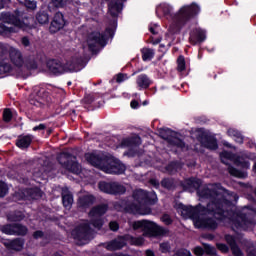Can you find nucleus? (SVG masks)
Here are the masks:
<instances>
[{"instance_id": "1", "label": "nucleus", "mask_w": 256, "mask_h": 256, "mask_svg": "<svg viewBox=\"0 0 256 256\" xmlns=\"http://www.w3.org/2000/svg\"><path fill=\"white\" fill-rule=\"evenodd\" d=\"M200 199H209L207 207L199 204L197 207L180 204L178 213L184 219H192L196 229H215L217 220L230 219L236 229H251L255 225L256 212L247 207L237 212H233L235 206L233 201H237V194L231 193L221 187V184H209L198 191Z\"/></svg>"}, {"instance_id": "2", "label": "nucleus", "mask_w": 256, "mask_h": 256, "mask_svg": "<svg viewBox=\"0 0 256 256\" xmlns=\"http://www.w3.org/2000/svg\"><path fill=\"white\" fill-rule=\"evenodd\" d=\"M133 199L134 202L126 206V211L133 213V215H149L151 208H148L147 205L157 203V194L154 191L147 192L138 189L133 192Z\"/></svg>"}, {"instance_id": "3", "label": "nucleus", "mask_w": 256, "mask_h": 256, "mask_svg": "<svg viewBox=\"0 0 256 256\" xmlns=\"http://www.w3.org/2000/svg\"><path fill=\"white\" fill-rule=\"evenodd\" d=\"M48 71L53 75H63V73H74L83 69V58L73 57L63 64L59 60H49L47 62Z\"/></svg>"}, {"instance_id": "4", "label": "nucleus", "mask_w": 256, "mask_h": 256, "mask_svg": "<svg viewBox=\"0 0 256 256\" xmlns=\"http://www.w3.org/2000/svg\"><path fill=\"white\" fill-rule=\"evenodd\" d=\"M200 9L197 4H191L188 6H183L180 8L178 13H176L172 17V24L170 25V29H172V33H177V31L181 30V27L187 23L194 15L199 13Z\"/></svg>"}, {"instance_id": "5", "label": "nucleus", "mask_w": 256, "mask_h": 256, "mask_svg": "<svg viewBox=\"0 0 256 256\" xmlns=\"http://www.w3.org/2000/svg\"><path fill=\"white\" fill-rule=\"evenodd\" d=\"M133 229H141L144 237H161L167 235V230L165 228L147 220L134 222Z\"/></svg>"}, {"instance_id": "6", "label": "nucleus", "mask_w": 256, "mask_h": 256, "mask_svg": "<svg viewBox=\"0 0 256 256\" xmlns=\"http://www.w3.org/2000/svg\"><path fill=\"white\" fill-rule=\"evenodd\" d=\"M72 235L76 241H80V245H85L90 239H93V228L89 223L83 222L73 230Z\"/></svg>"}, {"instance_id": "7", "label": "nucleus", "mask_w": 256, "mask_h": 256, "mask_svg": "<svg viewBox=\"0 0 256 256\" xmlns=\"http://www.w3.org/2000/svg\"><path fill=\"white\" fill-rule=\"evenodd\" d=\"M60 165L64 166L65 169L75 173L76 175L81 173V165L77 163V158L69 153H62L58 157Z\"/></svg>"}, {"instance_id": "8", "label": "nucleus", "mask_w": 256, "mask_h": 256, "mask_svg": "<svg viewBox=\"0 0 256 256\" xmlns=\"http://www.w3.org/2000/svg\"><path fill=\"white\" fill-rule=\"evenodd\" d=\"M220 159L224 165H229V161H234L235 165L238 167H242V169H249L251 164L249 163V159L245 156H235L234 154L223 151L220 153Z\"/></svg>"}, {"instance_id": "9", "label": "nucleus", "mask_w": 256, "mask_h": 256, "mask_svg": "<svg viewBox=\"0 0 256 256\" xmlns=\"http://www.w3.org/2000/svg\"><path fill=\"white\" fill-rule=\"evenodd\" d=\"M98 187L102 193H107L108 195H123L127 189L123 184L119 182H99Z\"/></svg>"}, {"instance_id": "10", "label": "nucleus", "mask_w": 256, "mask_h": 256, "mask_svg": "<svg viewBox=\"0 0 256 256\" xmlns=\"http://www.w3.org/2000/svg\"><path fill=\"white\" fill-rule=\"evenodd\" d=\"M0 21H2V23H8V25H14V27L18 29H26L29 27V22L21 20V15H13L10 12H2L0 14Z\"/></svg>"}, {"instance_id": "11", "label": "nucleus", "mask_w": 256, "mask_h": 256, "mask_svg": "<svg viewBox=\"0 0 256 256\" xmlns=\"http://www.w3.org/2000/svg\"><path fill=\"white\" fill-rule=\"evenodd\" d=\"M107 213V205H98L94 207L89 216L91 217V225L94 229H101L103 227V220L101 219L102 215Z\"/></svg>"}, {"instance_id": "12", "label": "nucleus", "mask_w": 256, "mask_h": 256, "mask_svg": "<svg viewBox=\"0 0 256 256\" xmlns=\"http://www.w3.org/2000/svg\"><path fill=\"white\" fill-rule=\"evenodd\" d=\"M102 171L110 175H121L122 173H125V166L121 161L109 158L106 159V163Z\"/></svg>"}, {"instance_id": "13", "label": "nucleus", "mask_w": 256, "mask_h": 256, "mask_svg": "<svg viewBox=\"0 0 256 256\" xmlns=\"http://www.w3.org/2000/svg\"><path fill=\"white\" fill-rule=\"evenodd\" d=\"M86 45L90 51H95V47H99V45H105V36L99 32H92L88 35Z\"/></svg>"}, {"instance_id": "14", "label": "nucleus", "mask_w": 256, "mask_h": 256, "mask_svg": "<svg viewBox=\"0 0 256 256\" xmlns=\"http://www.w3.org/2000/svg\"><path fill=\"white\" fill-rule=\"evenodd\" d=\"M85 159L90 165L97 167V169H100L101 171H103V167H105V163L107 162V159L101 157V154L97 152L87 153Z\"/></svg>"}, {"instance_id": "15", "label": "nucleus", "mask_w": 256, "mask_h": 256, "mask_svg": "<svg viewBox=\"0 0 256 256\" xmlns=\"http://www.w3.org/2000/svg\"><path fill=\"white\" fill-rule=\"evenodd\" d=\"M1 231L5 235H27V227L21 224L5 225Z\"/></svg>"}, {"instance_id": "16", "label": "nucleus", "mask_w": 256, "mask_h": 256, "mask_svg": "<svg viewBox=\"0 0 256 256\" xmlns=\"http://www.w3.org/2000/svg\"><path fill=\"white\" fill-rule=\"evenodd\" d=\"M63 27H65V18L63 13L56 12L50 24V33H57L58 31H61Z\"/></svg>"}, {"instance_id": "17", "label": "nucleus", "mask_w": 256, "mask_h": 256, "mask_svg": "<svg viewBox=\"0 0 256 256\" xmlns=\"http://www.w3.org/2000/svg\"><path fill=\"white\" fill-rule=\"evenodd\" d=\"M8 51L11 63H13V65L16 67H23L24 60L21 51L11 46L8 48Z\"/></svg>"}, {"instance_id": "18", "label": "nucleus", "mask_w": 256, "mask_h": 256, "mask_svg": "<svg viewBox=\"0 0 256 256\" xmlns=\"http://www.w3.org/2000/svg\"><path fill=\"white\" fill-rule=\"evenodd\" d=\"M45 90H36L32 94L30 98V105H34L35 107H43L45 103Z\"/></svg>"}, {"instance_id": "19", "label": "nucleus", "mask_w": 256, "mask_h": 256, "mask_svg": "<svg viewBox=\"0 0 256 256\" xmlns=\"http://www.w3.org/2000/svg\"><path fill=\"white\" fill-rule=\"evenodd\" d=\"M225 241L229 245L234 256H243V251L237 245V238L231 235L225 236Z\"/></svg>"}, {"instance_id": "20", "label": "nucleus", "mask_w": 256, "mask_h": 256, "mask_svg": "<svg viewBox=\"0 0 256 256\" xmlns=\"http://www.w3.org/2000/svg\"><path fill=\"white\" fill-rule=\"evenodd\" d=\"M126 245L127 243L125 242V239L117 238L105 243L104 247L105 249H107V251H119V249H123V247H125Z\"/></svg>"}, {"instance_id": "21", "label": "nucleus", "mask_w": 256, "mask_h": 256, "mask_svg": "<svg viewBox=\"0 0 256 256\" xmlns=\"http://www.w3.org/2000/svg\"><path fill=\"white\" fill-rule=\"evenodd\" d=\"M207 39V36L205 35V31L201 29H195L190 34V42L192 45H197V43H203Z\"/></svg>"}, {"instance_id": "22", "label": "nucleus", "mask_w": 256, "mask_h": 256, "mask_svg": "<svg viewBox=\"0 0 256 256\" xmlns=\"http://www.w3.org/2000/svg\"><path fill=\"white\" fill-rule=\"evenodd\" d=\"M183 187L185 191L192 193V191H195V189H199V187H201V181L197 178L186 179L183 183Z\"/></svg>"}, {"instance_id": "23", "label": "nucleus", "mask_w": 256, "mask_h": 256, "mask_svg": "<svg viewBox=\"0 0 256 256\" xmlns=\"http://www.w3.org/2000/svg\"><path fill=\"white\" fill-rule=\"evenodd\" d=\"M62 203L66 209H71L73 205V194L67 188L62 189Z\"/></svg>"}, {"instance_id": "24", "label": "nucleus", "mask_w": 256, "mask_h": 256, "mask_svg": "<svg viewBox=\"0 0 256 256\" xmlns=\"http://www.w3.org/2000/svg\"><path fill=\"white\" fill-rule=\"evenodd\" d=\"M122 9L123 4L121 2H114L113 0H111L108 4V13H110L112 17H117V15L121 13Z\"/></svg>"}, {"instance_id": "25", "label": "nucleus", "mask_w": 256, "mask_h": 256, "mask_svg": "<svg viewBox=\"0 0 256 256\" xmlns=\"http://www.w3.org/2000/svg\"><path fill=\"white\" fill-rule=\"evenodd\" d=\"M95 203V196L93 195H84L79 198L78 206L82 207L83 209H87V207H91Z\"/></svg>"}, {"instance_id": "26", "label": "nucleus", "mask_w": 256, "mask_h": 256, "mask_svg": "<svg viewBox=\"0 0 256 256\" xmlns=\"http://www.w3.org/2000/svg\"><path fill=\"white\" fill-rule=\"evenodd\" d=\"M31 141H33V137L31 135L19 136L16 141V145L20 149H27V147L31 145Z\"/></svg>"}, {"instance_id": "27", "label": "nucleus", "mask_w": 256, "mask_h": 256, "mask_svg": "<svg viewBox=\"0 0 256 256\" xmlns=\"http://www.w3.org/2000/svg\"><path fill=\"white\" fill-rule=\"evenodd\" d=\"M136 84L138 85L139 89H147L149 85H151V80L145 74H141L136 79Z\"/></svg>"}, {"instance_id": "28", "label": "nucleus", "mask_w": 256, "mask_h": 256, "mask_svg": "<svg viewBox=\"0 0 256 256\" xmlns=\"http://www.w3.org/2000/svg\"><path fill=\"white\" fill-rule=\"evenodd\" d=\"M27 197H30L31 199H41V197H43V192H41L39 188L28 189L24 192L22 199H27Z\"/></svg>"}, {"instance_id": "29", "label": "nucleus", "mask_w": 256, "mask_h": 256, "mask_svg": "<svg viewBox=\"0 0 256 256\" xmlns=\"http://www.w3.org/2000/svg\"><path fill=\"white\" fill-rule=\"evenodd\" d=\"M138 145H141L140 137L126 138L121 143V147H137Z\"/></svg>"}, {"instance_id": "30", "label": "nucleus", "mask_w": 256, "mask_h": 256, "mask_svg": "<svg viewBox=\"0 0 256 256\" xmlns=\"http://www.w3.org/2000/svg\"><path fill=\"white\" fill-rule=\"evenodd\" d=\"M125 241H128V243L130 245H134L135 247H141V245H143V243H145V239L143 237H133L130 235H126L124 237Z\"/></svg>"}, {"instance_id": "31", "label": "nucleus", "mask_w": 256, "mask_h": 256, "mask_svg": "<svg viewBox=\"0 0 256 256\" xmlns=\"http://www.w3.org/2000/svg\"><path fill=\"white\" fill-rule=\"evenodd\" d=\"M227 134L229 137H233L236 143H239L240 145L243 143V135H241V132L237 129L229 128Z\"/></svg>"}, {"instance_id": "32", "label": "nucleus", "mask_w": 256, "mask_h": 256, "mask_svg": "<svg viewBox=\"0 0 256 256\" xmlns=\"http://www.w3.org/2000/svg\"><path fill=\"white\" fill-rule=\"evenodd\" d=\"M36 21H38L40 25H47V23H49V14L45 11H39L36 14Z\"/></svg>"}, {"instance_id": "33", "label": "nucleus", "mask_w": 256, "mask_h": 256, "mask_svg": "<svg viewBox=\"0 0 256 256\" xmlns=\"http://www.w3.org/2000/svg\"><path fill=\"white\" fill-rule=\"evenodd\" d=\"M67 0H50L49 8L50 9H63L66 7Z\"/></svg>"}, {"instance_id": "34", "label": "nucleus", "mask_w": 256, "mask_h": 256, "mask_svg": "<svg viewBox=\"0 0 256 256\" xmlns=\"http://www.w3.org/2000/svg\"><path fill=\"white\" fill-rule=\"evenodd\" d=\"M23 245H24L23 240L15 239L8 244V247L9 249H13L14 251H21V249H23Z\"/></svg>"}, {"instance_id": "35", "label": "nucleus", "mask_w": 256, "mask_h": 256, "mask_svg": "<svg viewBox=\"0 0 256 256\" xmlns=\"http://www.w3.org/2000/svg\"><path fill=\"white\" fill-rule=\"evenodd\" d=\"M228 171L230 175H233L234 177H238L239 179H245V177H247V172L237 170L236 168H233V166H229Z\"/></svg>"}, {"instance_id": "36", "label": "nucleus", "mask_w": 256, "mask_h": 256, "mask_svg": "<svg viewBox=\"0 0 256 256\" xmlns=\"http://www.w3.org/2000/svg\"><path fill=\"white\" fill-rule=\"evenodd\" d=\"M155 52L153 49L150 48H143L142 49V59L143 61H151L152 58L154 57Z\"/></svg>"}, {"instance_id": "37", "label": "nucleus", "mask_w": 256, "mask_h": 256, "mask_svg": "<svg viewBox=\"0 0 256 256\" xmlns=\"http://www.w3.org/2000/svg\"><path fill=\"white\" fill-rule=\"evenodd\" d=\"M160 136L166 141H173V137H175V132H173L171 129H165L160 132Z\"/></svg>"}, {"instance_id": "38", "label": "nucleus", "mask_w": 256, "mask_h": 256, "mask_svg": "<svg viewBox=\"0 0 256 256\" xmlns=\"http://www.w3.org/2000/svg\"><path fill=\"white\" fill-rule=\"evenodd\" d=\"M9 33H17V29L0 24V35H9Z\"/></svg>"}, {"instance_id": "39", "label": "nucleus", "mask_w": 256, "mask_h": 256, "mask_svg": "<svg viewBox=\"0 0 256 256\" xmlns=\"http://www.w3.org/2000/svg\"><path fill=\"white\" fill-rule=\"evenodd\" d=\"M24 217L22 212H14L8 215V221H23Z\"/></svg>"}, {"instance_id": "40", "label": "nucleus", "mask_w": 256, "mask_h": 256, "mask_svg": "<svg viewBox=\"0 0 256 256\" xmlns=\"http://www.w3.org/2000/svg\"><path fill=\"white\" fill-rule=\"evenodd\" d=\"M205 147H207V149H211V150L215 151V149H217V139H215L213 137L207 138Z\"/></svg>"}, {"instance_id": "41", "label": "nucleus", "mask_w": 256, "mask_h": 256, "mask_svg": "<svg viewBox=\"0 0 256 256\" xmlns=\"http://www.w3.org/2000/svg\"><path fill=\"white\" fill-rule=\"evenodd\" d=\"M11 69H12L11 64L4 62V61L0 62V75L9 73V71H11Z\"/></svg>"}, {"instance_id": "42", "label": "nucleus", "mask_w": 256, "mask_h": 256, "mask_svg": "<svg viewBox=\"0 0 256 256\" xmlns=\"http://www.w3.org/2000/svg\"><path fill=\"white\" fill-rule=\"evenodd\" d=\"M161 185L165 187V189H173L175 187V183L171 179L162 180Z\"/></svg>"}, {"instance_id": "43", "label": "nucleus", "mask_w": 256, "mask_h": 256, "mask_svg": "<svg viewBox=\"0 0 256 256\" xmlns=\"http://www.w3.org/2000/svg\"><path fill=\"white\" fill-rule=\"evenodd\" d=\"M13 118V114L11 113L10 109H5L4 113H3V120L6 123H9V121H11V119Z\"/></svg>"}, {"instance_id": "44", "label": "nucleus", "mask_w": 256, "mask_h": 256, "mask_svg": "<svg viewBox=\"0 0 256 256\" xmlns=\"http://www.w3.org/2000/svg\"><path fill=\"white\" fill-rule=\"evenodd\" d=\"M178 71H185V57L180 56L177 60Z\"/></svg>"}, {"instance_id": "45", "label": "nucleus", "mask_w": 256, "mask_h": 256, "mask_svg": "<svg viewBox=\"0 0 256 256\" xmlns=\"http://www.w3.org/2000/svg\"><path fill=\"white\" fill-rule=\"evenodd\" d=\"M25 6L28 9L35 10L37 9V2L35 0H25Z\"/></svg>"}, {"instance_id": "46", "label": "nucleus", "mask_w": 256, "mask_h": 256, "mask_svg": "<svg viewBox=\"0 0 256 256\" xmlns=\"http://www.w3.org/2000/svg\"><path fill=\"white\" fill-rule=\"evenodd\" d=\"M217 249L221 251V253H229V246L223 243L216 244Z\"/></svg>"}, {"instance_id": "47", "label": "nucleus", "mask_w": 256, "mask_h": 256, "mask_svg": "<svg viewBox=\"0 0 256 256\" xmlns=\"http://www.w3.org/2000/svg\"><path fill=\"white\" fill-rule=\"evenodd\" d=\"M177 169H179V164L175 162L170 163L167 167V171H169V173H175Z\"/></svg>"}, {"instance_id": "48", "label": "nucleus", "mask_w": 256, "mask_h": 256, "mask_svg": "<svg viewBox=\"0 0 256 256\" xmlns=\"http://www.w3.org/2000/svg\"><path fill=\"white\" fill-rule=\"evenodd\" d=\"M7 185L4 182L0 181V197H4L7 195Z\"/></svg>"}, {"instance_id": "49", "label": "nucleus", "mask_w": 256, "mask_h": 256, "mask_svg": "<svg viewBox=\"0 0 256 256\" xmlns=\"http://www.w3.org/2000/svg\"><path fill=\"white\" fill-rule=\"evenodd\" d=\"M171 250V246L169 245V243L164 242L160 244V251L162 253H168V251Z\"/></svg>"}, {"instance_id": "50", "label": "nucleus", "mask_w": 256, "mask_h": 256, "mask_svg": "<svg viewBox=\"0 0 256 256\" xmlns=\"http://www.w3.org/2000/svg\"><path fill=\"white\" fill-rule=\"evenodd\" d=\"M177 256H191V251L187 249H180L176 253Z\"/></svg>"}, {"instance_id": "51", "label": "nucleus", "mask_w": 256, "mask_h": 256, "mask_svg": "<svg viewBox=\"0 0 256 256\" xmlns=\"http://www.w3.org/2000/svg\"><path fill=\"white\" fill-rule=\"evenodd\" d=\"M10 47L11 46H7L6 44L0 43V56L5 55V53H7V51H9Z\"/></svg>"}, {"instance_id": "52", "label": "nucleus", "mask_w": 256, "mask_h": 256, "mask_svg": "<svg viewBox=\"0 0 256 256\" xmlns=\"http://www.w3.org/2000/svg\"><path fill=\"white\" fill-rule=\"evenodd\" d=\"M193 253L194 255H197V256H203V254L205 253V251L203 250V248L197 246L193 249Z\"/></svg>"}, {"instance_id": "53", "label": "nucleus", "mask_w": 256, "mask_h": 256, "mask_svg": "<svg viewBox=\"0 0 256 256\" xmlns=\"http://www.w3.org/2000/svg\"><path fill=\"white\" fill-rule=\"evenodd\" d=\"M123 81H127V74H118L116 76V82L123 83Z\"/></svg>"}, {"instance_id": "54", "label": "nucleus", "mask_w": 256, "mask_h": 256, "mask_svg": "<svg viewBox=\"0 0 256 256\" xmlns=\"http://www.w3.org/2000/svg\"><path fill=\"white\" fill-rule=\"evenodd\" d=\"M205 251L208 255H215V249L209 245H205Z\"/></svg>"}, {"instance_id": "55", "label": "nucleus", "mask_w": 256, "mask_h": 256, "mask_svg": "<svg viewBox=\"0 0 256 256\" xmlns=\"http://www.w3.org/2000/svg\"><path fill=\"white\" fill-rule=\"evenodd\" d=\"M163 11H164V15H171L173 8L169 5H165L163 8Z\"/></svg>"}, {"instance_id": "56", "label": "nucleus", "mask_w": 256, "mask_h": 256, "mask_svg": "<svg viewBox=\"0 0 256 256\" xmlns=\"http://www.w3.org/2000/svg\"><path fill=\"white\" fill-rule=\"evenodd\" d=\"M21 43L24 47H29L31 45V41L27 37H23L21 39Z\"/></svg>"}, {"instance_id": "57", "label": "nucleus", "mask_w": 256, "mask_h": 256, "mask_svg": "<svg viewBox=\"0 0 256 256\" xmlns=\"http://www.w3.org/2000/svg\"><path fill=\"white\" fill-rule=\"evenodd\" d=\"M109 227L111 231H117L119 229V224L117 222H110Z\"/></svg>"}, {"instance_id": "58", "label": "nucleus", "mask_w": 256, "mask_h": 256, "mask_svg": "<svg viewBox=\"0 0 256 256\" xmlns=\"http://www.w3.org/2000/svg\"><path fill=\"white\" fill-rule=\"evenodd\" d=\"M162 221H163V223H165L166 225H171V217H169V215H164V216H162Z\"/></svg>"}, {"instance_id": "59", "label": "nucleus", "mask_w": 256, "mask_h": 256, "mask_svg": "<svg viewBox=\"0 0 256 256\" xmlns=\"http://www.w3.org/2000/svg\"><path fill=\"white\" fill-rule=\"evenodd\" d=\"M174 143L175 145H177V147H180V149H183V147H185V143H183V141L179 139H174Z\"/></svg>"}, {"instance_id": "60", "label": "nucleus", "mask_w": 256, "mask_h": 256, "mask_svg": "<svg viewBox=\"0 0 256 256\" xmlns=\"http://www.w3.org/2000/svg\"><path fill=\"white\" fill-rule=\"evenodd\" d=\"M247 253H248V256H256V248L254 249L248 248Z\"/></svg>"}, {"instance_id": "61", "label": "nucleus", "mask_w": 256, "mask_h": 256, "mask_svg": "<svg viewBox=\"0 0 256 256\" xmlns=\"http://www.w3.org/2000/svg\"><path fill=\"white\" fill-rule=\"evenodd\" d=\"M43 129H45V124H40L38 126H35L33 128V131H43Z\"/></svg>"}, {"instance_id": "62", "label": "nucleus", "mask_w": 256, "mask_h": 256, "mask_svg": "<svg viewBox=\"0 0 256 256\" xmlns=\"http://www.w3.org/2000/svg\"><path fill=\"white\" fill-rule=\"evenodd\" d=\"M40 237H43V232L42 231H36L34 233V239H39Z\"/></svg>"}, {"instance_id": "63", "label": "nucleus", "mask_w": 256, "mask_h": 256, "mask_svg": "<svg viewBox=\"0 0 256 256\" xmlns=\"http://www.w3.org/2000/svg\"><path fill=\"white\" fill-rule=\"evenodd\" d=\"M132 109H137L139 107V102H137L136 100H133L131 103H130Z\"/></svg>"}, {"instance_id": "64", "label": "nucleus", "mask_w": 256, "mask_h": 256, "mask_svg": "<svg viewBox=\"0 0 256 256\" xmlns=\"http://www.w3.org/2000/svg\"><path fill=\"white\" fill-rule=\"evenodd\" d=\"M151 185H153L154 187H159V181L152 179L150 180Z\"/></svg>"}]
</instances>
